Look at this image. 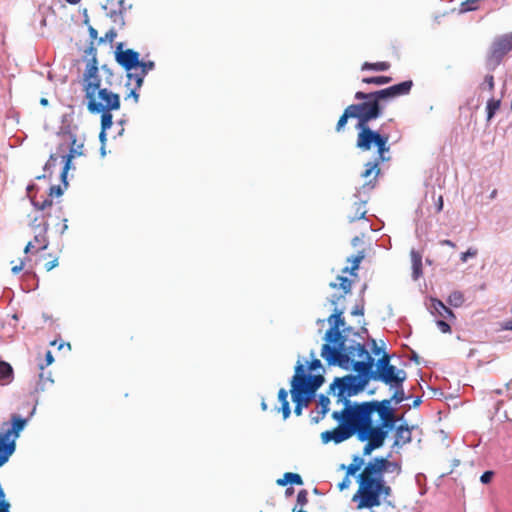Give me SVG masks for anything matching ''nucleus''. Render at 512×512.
<instances>
[{"mask_svg": "<svg viewBox=\"0 0 512 512\" xmlns=\"http://www.w3.org/2000/svg\"><path fill=\"white\" fill-rule=\"evenodd\" d=\"M401 465L384 457H376L366 464L358 477V490L353 500L358 499L357 509L372 508L381 504V499L391 496L392 489L384 480L385 472L399 475Z\"/></svg>", "mask_w": 512, "mask_h": 512, "instance_id": "nucleus-1", "label": "nucleus"}, {"mask_svg": "<svg viewBox=\"0 0 512 512\" xmlns=\"http://www.w3.org/2000/svg\"><path fill=\"white\" fill-rule=\"evenodd\" d=\"M83 91L87 101V110L92 114H101L100 139L105 138V133L111 128V111L120 108V96L110 91L99 76L96 60L90 61L83 74Z\"/></svg>", "mask_w": 512, "mask_h": 512, "instance_id": "nucleus-2", "label": "nucleus"}, {"mask_svg": "<svg viewBox=\"0 0 512 512\" xmlns=\"http://www.w3.org/2000/svg\"><path fill=\"white\" fill-rule=\"evenodd\" d=\"M332 418L338 421L339 425L332 430L321 433V440L325 444L329 442L339 444L356 435L359 441L366 442L363 447V454L367 456L382 447L387 437V431H382L381 428L368 427L342 411H334Z\"/></svg>", "mask_w": 512, "mask_h": 512, "instance_id": "nucleus-3", "label": "nucleus"}, {"mask_svg": "<svg viewBox=\"0 0 512 512\" xmlns=\"http://www.w3.org/2000/svg\"><path fill=\"white\" fill-rule=\"evenodd\" d=\"M349 361L343 369H352L358 375H346L342 378H335L330 385V390L338 389V397L349 401L347 398L357 395L363 391L371 379V369L374 366V359L366 349L364 344H357L349 352Z\"/></svg>", "mask_w": 512, "mask_h": 512, "instance_id": "nucleus-4", "label": "nucleus"}, {"mask_svg": "<svg viewBox=\"0 0 512 512\" xmlns=\"http://www.w3.org/2000/svg\"><path fill=\"white\" fill-rule=\"evenodd\" d=\"M392 399L382 401H366L352 404L350 401L344 403L342 412L360 421L362 424L372 428H381L382 431H389L394 428L397 417L391 407Z\"/></svg>", "mask_w": 512, "mask_h": 512, "instance_id": "nucleus-5", "label": "nucleus"}, {"mask_svg": "<svg viewBox=\"0 0 512 512\" xmlns=\"http://www.w3.org/2000/svg\"><path fill=\"white\" fill-rule=\"evenodd\" d=\"M343 310L335 309L334 313L329 317L331 327L325 333L326 343L323 344L321 349V357L327 362L328 365H337L339 367L347 366L349 361V352L358 343L353 341L348 344L346 336H343L340 328L344 326L345 322L342 318Z\"/></svg>", "mask_w": 512, "mask_h": 512, "instance_id": "nucleus-6", "label": "nucleus"}, {"mask_svg": "<svg viewBox=\"0 0 512 512\" xmlns=\"http://www.w3.org/2000/svg\"><path fill=\"white\" fill-rule=\"evenodd\" d=\"M379 95L378 90L370 93L356 92L354 97L361 102L351 104L345 108L343 114L338 119L335 130L337 132L343 131L349 118L357 119L356 126L369 124L371 121L379 118L384 108V101Z\"/></svg>", "mask_w": 512, "mask_h": 512, "instance_id": "nucleus-7", "label": "nucleus"}, {"mask_svg": "<svg viewBox=\"0 0 512 512\" xmlns=\"http://www.w3.org/2000/svg\"><path fill=\"white\" fill-rule=\"evenodd\" d=\"M139 56V53L132 49L124 50L122 43L116 47V61L127 72V86L130 88V93L126 98L133 97L135 102L139 99L137 90L142 86L145 76L155 66L153 61H140Z\"/></svg>", "mask_w": 512, "mask_h": 512, "instance_id": "nucleus-8", "label": "nucleus"}, {"mask_svg": "<svg viewBox=\"0 0 512 512\" xmlns=\"http://www.w3.org/2000/svg\"><path fill=\"white\" fill-rule=\"evenodd\" d=\"M322 375H308L305 373L304 365L298 362L295 366V374L291 379V396L295 404L307 407L313 399L316 391L323 384Z\"/></svg>", "mask_w": 512, "mask_h": 512, "instance_id": "nucleus-9", "label": "nucleus"}, {"mask_svg": "<svg viewBox=\"0 0 512 512\" xmlns=\"http://www.w3.org/2000/svg\"><path fill=\"white\" fill-rule=\"evenodd\" d=\"M357 129L356 147L363 151L368 152L373 148H376L378 162L388 161L390 157H386V154L390 150L389 134L380 128L379 130H373L369 127V124L362 126H355Z\"/></svg>", "mask_w": 512, "mask_h": 512, "instance_id": "nucleus-10", "label": "nucleus"}, {"mask_svg": "<svg viewBox=\"0 0 512 512\" xmlns=\"http://www.w3.org/2000/svg\"><path fill=\"white\" fill-rule=\"evenodd\" d=\"M27 419L12 414L10 421L0 425V467L4 465L16 449V440L25 428Z\"/></svg>", "mask_w": 512, "mask_h": 512, "instance_id": "nucleus-11", "label": "nucleus"}, {"mask_svg": "<svg viewBox=\"0 0 512 512\" xmlns=\"http://www.w3.org/2000/svg\"><path fill=\"white\" fill-rule=\"evenodd\" d=\"M31 227L33 228L34 238L32 241H29L24 248L25 253L30 252H39L47 249L49 245V240L47 236V231L49 228L48 221L42 217V219L38 222V218L35 217L31 222Z\"/></svg>", "mask_w": 512, "mask_h": 512, "instance_id": "nucleus-12", "label": "nucleus"}, {"mask_svg": "<svg viewBox=\"0 0 512 512\" xmlns=\"http://www.w3.org/2000/svg\"><path fill=\"white\" fill-rule=\"evenodd\" d=\"M512 50V34L502 35L494 40L487 57L488 65L493 68L500 64L503 57Z\"/></svg>", "mask_w": 512, "mask_h": 512, "instance_id": "nucleus-13", "label": "nucleus"}, {"mask_svg": "<svg viewBox=\"0 0 512 512\" xmlns=\"http://www.w3.org/2000/svg\"><path fill=\"white\" fill-rule=\"evenodd\" d=\"M371 379L381 381L391 387H401L406 379V372L398 370L394 365H390L383 371L373 372L371 370Z\"/></svg>", "mask_w": 512, "mask_h": 512, "instance_id": "nucleus-14", "label": "nucleus"}, {"mask_svg": "<svg viewBox=\"0 0 512 512\" xmlns=\"http://www.w3.org/2000/svg\"><path fill=\"white\" fill-rule=\"evenodd\" d=\"M413 86L412 80L403 81L385 89L378 90L379 96L382 97L384 103L392 98L407 95Z\"/></svg>", "mask_w": 512, "mask_h": 512, "instance_id": "nucleus-15", "label": "nucleus"}, {"mask_svg": "<svg viewBox=\"0 0 512 512\" xmlns=\"http://www.w3.org/2000/svg\"><path fill=\"white\" fill-rule=\"evenodd\" d=\"M412 441V428L407 424H401L396 428L393 447H403Z\"/></svg>", "mask_w": 512, "mask_h": 512, "instance_id": "nucleus-16", "label": "nucleus"}, {"mask_svg": "<svg viewBox=\"0 0 512 512\" xmlns=\"http://www.w3.org/2000/svg\"><path fill=\"white\" fill-rule=\"evenodd\" d=\"M367 213L366 202L362 200H356L347 214L348 221L350 223L356 220L364 219Z\"/></svg>", "mask_w": 512, "mask_h": 512, "instance_id": "nucleus-17", "label": "nucleus"}, {"mask_svg": "<svg viewBox=\"0 0 512 512\" xmlns=\"http://www.w3.org/2000/svg\"><path fill=\"white\" fill-rule=\"evenodd\" d=\"M431 308L433 314L443 318V319H453L455 318L454 313L450 308H448L442 301L438 299L431 300Z\"/></svg>", "mask_w": 512, "mask_h": 512, "instance_id": "nucleus-18", "label": "nucleus"}, {"mask_svg": "<svg viewBox=\"0 0 512 512\" xmlns=\"http://www.w3.org/2000/svg\"><path fill=\"white\" fill-rule=\"evenodd\" d=\"M76 144V139H73L72 140V146H71V149H70V152L68 155H65L63 156V160L65 162V165L63 167V171L61 173V178H62V181L65 182V179H66V175H67V172L68 170L70 169L71 167V161L72 159H74L76 156H80L82 155V152L81 151H78L76 148H74V145Z\"/></svg>", "mask_w": 512, "mask_h": 512, "instance_id": "nucleus-19", "label": "nucleus"}, {"mask_svg": "<svg viewBox=\"0 0 512 512\" xmlns=\"http://www.w3.org/2000/svg\"><path fill=\"white\" fill-rule=\"evenodd\" d=\"M76 144V139H73L72 140V146H71V149H70V152L68 155H65L63 156V160L65 162V165L63 167V171L61 173V178H62V181L65 182V179H66V175H67V172L68 170L70 169L71 167V161L72 159H74L76 156H80L82 155V152L81 151H78L76 148H74V145Z\"/></svg>", "mask_w": 512, "mask_h": 512, "instance_id": "nucleus-20", "label": "nucleus"}, {"mask_svg": "<svg viewBox=\"0 0 512 512\" xmlns=\"http://www.w3.org/2000/svg\"><path fill=\"white\" fill-rule=\"evenodd\" d=\"M12 380H13L12 366L5 361H0V384L7 385V384L11 383Z\"/></svg>", "mask_w": 512, "mask_h": 512, "instance_id": "nucleus-21", "label": "nucleus"}, {"mask_svg": "<svg viewBox=\"0 0 512 512\" xmlns=\"http://www.w3.org/2000/svg\"><path fill=\"white\" fill-rule=\"evenodd\" d=\"M277 485L279 486H286L288 483L295 484V485H302L303 480L301 476L297 473L292 472H286L283 475V478H280L276 481Z\"/></svg>", "mask_w": 512, "mask_h": 512, "instance_id": "nucleus-22", "label": "nucleus"}, {"mask_svg": "<svg viewBox=\"0 0 512 512\" xmlns=\"http://www.w3.org/2000/svg\"><path fill=\"white\" fill-rule=\"evenodd\" d=\"M336 282L330 283V287L333 289H340L343 291V294H348L352 288V281L347 277L338 276Z\"/></svg>", "mask_w": 512, "mask_h": 512, "instance_id": "nucleus-23", "label": "nucleus"}, {"mask_svg": "<svg viewBox=\"0 0 512 512\" xmlns=\"http://www.w3.org/2000/svg\"><path fill=\"white\" fill-rule=\"evenodd\" d=\"M278 399L281 403V411L283 415V419H287L290 416L291 410L288 401V392L281 388L278 392Z\"/></svg>", "mask_w": 512, "mask_h": 512, "instance_id": "nucleus-24", "label": "nucleus"}, {"mask_svg": "<svg viewBox=\"0 0 512 512\" xmlns=\"http://www.w3.org/2000/svg\"><path fill=\"white\" fill-rule=\"evenodd\" d=\"M381 162H378V158L376 157L375 161H370L365 164V170L362 172L361 176L365 179L369 178L372 174H374V180H376L377 176L380 173V168L378 167Z\"/></svg>", "mask_w": 512, "mask_h": 512, "instance_id": "nucleus-25", "label": "nucleus"}, {"mask_svg": "<svg viewBox=\"0 0 512 512\" xmlns=\"http://www.w3.org/2000/svg\"><path fill=\"white\" fill-rule=\"evenodd\" d=\"M390 68V63L386 61L381 62H364L361 66V70H374V71H387Z\"/></svg>", "mask_w": 512, "mask_h": 512, "instance_id": "nucleus-26", "label": "nucleus"}, {"mask_svg": "<svg viewBox=\"0 0 512 512\" xmlns=\"http://www.w3.org/2000/svg\"><path fill=\"white\" fill-rule=\"evenodd\" d=\"M500 106H501L500 99L491 98L487 101V104H486L487 121H490L494 117L496 112L499 110Z\"/></svg>", "mask_w": 512, "mask_h": 512, "instance_id": "nucleus-27", "label": "nucleus"}, {"mask_svg": "<svg viewBox=\"0 0 512 512\" xmlns=\"http://www.w3.org/2000/svg\"><path fill=\"white\" fill-rule=\"evenodd\" d=\"M364 258H365V251L361 250L355 256L347 259L348 262L352 263V266L350 269L351 274H354V272L356 270H358L359 265ZM348 271H349V269L347 267L343 270V272H348Z\"/></svg>", "mask_w": 512, "mask_h": 512, "instance_id": "nucleus-28", "label": "nucleus"}, {"mask_svg": "<svg viewBox=\"0 0 512 512\" xmlns=\"http://www.w3.org/2000/svg\"><path fill=\"white\" fill-rule=\"evenodd\" d=\"M464 301V294L461 291H453L447 299L448 304L455 308L461 307Z\"/></svg>", "mask_w": 512, "mask_h": 512, "instance_id": "nucleus-29", "label": "nucleus"}, {"mask_svg": "<svg viewBox=\"0 0 512 512\" xmlns=\"http://www.w3.org/2000/svg\"><path fill=\"white\" fill-rule=\"evenodd\" d=\"M392 81V78L389 76H373V77H365L362 79L363 83L366 84H374V85H384L388 84Z\"/></svg>", "mask_w": 512, "mask_h": 512, "instance_id": "nucleus-30", "label": "nucleus"}, {"mask_svg": "<svg viewBox=\"0 0 512 512\" xmlns=\"http://www.w3.org/2000/svg\"><path fill=\"white\" fill-rule=\"evenodd\" d=\"M364 464V460L359 456H354L352 462L347 467V474L354 475L357 471L360 470L361 466Z\"/></svg>", "mask_w": 512, "mask_h": 512, "instance_id": "nucleus-31", "label": "nucleus"}, {"mask_svg": "<svg viewBox=\"0 0 512 512\" xmlns=\"http://www.w3.org/2000/svg\"><path fill=\"white\" fill-rule=\"evenodd\" d=\"M329 404L330 400L327 396L323 394L319 396L318 406L320 407V414H322V416H325V414L328 412Z\"/></svg>", "mask_w": 512, "mask_h": 512, "instance_id": "nucleus-32", "label": "nucleus"}, {"mask_svg": "<svg viewBox=\"0 0 512 512\" xmlns=\"http://www.w3.org/2000/svg\"><path fill=\"white\" fill-rule=\"evenodd\" d=\"M494 88H495L494 76L491 74L486 75L483 83L480 85V89H482V90L487 89L488 91L491 92L494 90Z\"/></svg>", "mask_w": 512, "mask_h": 512, "instance_id": "nucleus-33", "label": "nucleus"}, {"mask_svg": "<svg viewBox=\"0 0 512 512\" xmlns=\"http://www.w3.org/2000/svg\"><path fill=\"white\" fill-rule=\"evenodd\" d=\"M390 365V356L387 353H384L376 363V371H383L384 369H386V367H389Z\"/></svg>", "mask_w": 512, "mask_h": 512, "instance_id": "nucleus-34", "label": "nucleus"}, {"mask_svg": "<svg viewBox=\"0 0 512 512\" xmlns=\"http://www.w3.org/2000/svg\"><path fill=\"white\" fill-rule=\"evenodd\" d=\"M10 503L5 499V492L0 483V512H10Z\"/></svg>", "mask_w": 512, "mask_h": 512, "instance_id": "nucleus-35", "label": "nucleus"}, {"mask_svg": "<svg viewBox=\"0 0 512 512\" xmlns=\"http://www.w3.org/2000/svg\"><path fill=\"white\" fill-rule=\"evenodd\" d=\"M477 8L475 1L465 0L460 5V12L474 11Z\"/></svg>", "mask_w": 512, "mask_h": 512, "instance_id": "nucleus-36", "label": "nucleus"}, {"mask_svg": "<svg viewBox=\"0 0 512 512\" xmlns=\"http://www.w3.org/2000/svg\"><path fill=\"white\" fill-rule=\"evenodd\" d=\"M32 204L34 205V207L39 210V211H44L46 208L48 207H51L52 204H53V201L49 198L45 199L44 201L42 202H38V201H32Z\"/></svg>", "mask_w": 512, "mask_h": 512, "instance_id": "nucleus-37", "label": "nucleus"}, {"mask_svg": "<svg viewBox=\"0 0 512 512\" xmlns=\"http://www.w3.org/2000/svg\"><path fill=\"white\" fill-rule=\"evenodd\" d=\"M297 503L303 507L308 503V492L305 489H302L297 494Z\"/></svg>", "mask_w": 512, "mask_h": 512, "instance_id": "nucleus-38", "label": "nucleus"}, {"mask_svg": "<svg viewBox=\"0 0 512 512\" xmlns=\"http://www.w3.org/2000/svg\"><path fill=\"white\" fill-rule=\"evenodd\" d=\"M116 36H117L116 31L114 29H110L109 31L106 32L104 37H101L99 39V43H104L106 41L112 43L114 41V39L116 38Z\"/></svg>", "mask_w": 512, "mask_h": 512, "instance_id": "nucleus-39", "label": "nucleus"}, {"mask_svg": "<svg viewBox=\"0 0 512 512\" xmlns=\"http://www.w3.org/2000/svg\"><path fill=\"white\" fill-rule=\"evenodd\" d=\"M477 249L469 248L466 252L461 253L460 260L465 263L469 257H475L477 255Z\"/></svg>", "mask_w": 512, "mask_h": 512, "instance_id": "nucleus-40", "label": "nucleus"}, {"mask_svg": "<svg viewBox=\"0 0 512 512\" xmlns=\"http://www.w3.org/2000/svg\"><path fill=\"white\" fill-rule=\"evenodd\" d=\"M395 388H396V391L394 392V394L392 395V397L390 399H392V401H395L396 403H401L405 399L404 392L402 389H399L400 387H395Z\"/></svg>", "mask_w": 512, "mask_h": 512, "instance_id": "nucleus-41", "label": "nucleus"}, {"mask_svg": "<svg viewBox=\"0 0 512 512\" xmlns=\"http://www.w3.org/2000/svg\"><path fill=\"white\" fill-rule=\"evenodd\" d=\"M436 325H437V327L439 328V330L442 333H449V332H451L450 325L446 321H444L443 319L437 320L436 321Z\"/></svg>", "mask_w": 512, "mask_h": 512, "instance_id": "nucleus-42", "label": "nucleus"}, {"mask_svg": "<svg viewBox=\"0 0 512 512\" xmlns=\"http://www.w3.org/2000/svg\"><path fill=\"white\" fill-rule=\"evenodd\" d=\"M493 476H494V472L493 471H486V472H484L481 475L480 481L483 484H488L492 480Z\"/></svg>", "mask_w": 512, "mask_h": 512, "instance_id": "nucleus-43", "label": "nucleus"}, {"mask_svg": "<svg viewBox=\"0 0 512 512\" xmlns=\"http://www.w3.org/2000/svg\"><path fill=\"white\" fill-rule=\"evenodd\" d=\"M350 476L351 475H348L346 473V476L344 477V479L338 484L339 490L342 491V490H344V489H346V488H348L350 486V484H351V481H350V478H349Z\"/></svg>", "mask_w": 512, "mask_h": 512, "instance_id": "nucleus-44", "label": "nucleus"}, {"mask_svg": "<svg viewBox=\"0 0 512 512\" xmlns=\"http://www.w3.org/2000/svg\"><path fill=\"white\" fill-rule=\"evenodd\" d=\"M57 266H58V258H54V259L46 262L44 265L46 271H50Z\"/></svg>", "mask_w": 512, "mask_h": 512, "instance_id": "nucleus-45", "label": "nucleus"}, {"mask_svg": "<svg viewBox=\"0 0 512 512\" xmlns=\"http://www.w3.org/2000/svg\"><path fill=\"white\" fill-rule=\"evenodd\" d=\"M351 314L354 316H362L364 314V305H356Z\"/></svg>", "mask_w": 512, "mask_h": 512, "instance_id": "nucleus-46", "label": "nucleus"}, {"mask_svg": "<svg viewBox=\"0 0 512 512\" xmlns=\"http://www.w3.org/2000/svg\"><path fill=\"white\" fill-rule=\"evenodd\" d=\"M322 364L319 359H313L309 364V370L314 371L321 368Z\"/></svg>", "mask_w": 512, "mask_h": 512, "instance_id": "nucleus-47", "label": "nucleus"}, {"mask_svg": "<svg viewBox=\"0 0 512 512\" xmlns=\"http://www.w3.org/2000/svg\"><path fill=\"white\" fill-rule=\"evenodd\" d=\"M62 194V190L60 188V186H57V185H54V186H51L50 187V192H49V195L50 196H60Z\"/></svg>", "mask_w": 512, "mask_h": 512, "instance_id": "nucleus-48", "label": "nucleus"}, {"mask_svg": "<svg viewBox=\"0 0 512 512\" xmlns=\"http://www.w3.org/2000/svg\"><path fill=\"white\" fill-rule=\"evenodd\" d=\"M443 205H444V200H443V196L440 195L437 199V202H436V210H437V213L441 212L442 209H443Z\"/></svg>", "mask_w": 512, "mask_h": 512, "instance_id": "nucleus-49", "label": "nucleus"}, {"mask_svg": "<svg viewBox=\"0 0 512 512\" xmlns=\"http://www.w3.org/2000/svg\"><path fill=\"white\" fill-rule=\"evenodd\" d=\"M45 360H46V365H50L53 363L54 361V358H53V355H52V352L51 351H47L46 354H45Z\"/></svg>", "mask_w": 512, "mask_h": 512, "instance_id": "nucleus-50", "label": "nucleus"}, {"mask_svg": "<svg viewBox=\"0 0 512 512\" xmlns=\"http://www.w3.org/2000/svg\"><path fill=\"white\" fill-rule=\"evenodd\" d=\"M24 267V263L23 261L20 262L19 265H16V266H13L11 271L13 274H18Z\"/></svg>", "mask_w": 512, "mask_h": 512, "instance_id": "nucleus-51", "label": "nucleus"}, {"mask_svg": "<svg viewBox=\"0 0 512 512\" xmlns=\"http://www.w3.org/2000/svg\"><path fill=\"white\" fill-rule=\"evenodd\" d=\"M88 31H89L90 38H91L92 40L97 39L98 32H97V30H96L95 28H93L92 26H90V27H89V29H88Z\"/></svg>", "mask_w": 512, "mask_h": 512, "instance_id": "nucleus-52", "label": "nucleus"}, {"mask_svg": "<svg viewBox=\"0 0 512 512\" xmlns=\"http://www.w3.org/2000/svg\"><path fill=\"white\" fill-rule=\"evenodd\" d=\"M440 245H446V246H449L451 248H455L456 247L455 243L452 242L451 240H448V239L441 240L440 241Z\"/></svg>", "mask_w": 512, "mask_h": 512, "instance_id": "nucleus-53", "label": "nucleus"}, {"mask_svg": "<svg viewBox=\"0 0 512 512\" xmlns=\"http://www.w3.org/2000/svg\"><path fill=\"white\" fill-rule=\"evenodd\" d=\"M324 416H322V414H320V411L318 412V415H315V417H312L311 418V421L313 423H318Z\"/></svg>", "mask_w": 512, "mask_h": 512, "instance_id": "nucleus-54", "label": "nucleus"}, {"mask_svg": "<svg viewBox=\"0 0 512 512\" xmlns=\"http://www.w3.org/2000/svg\"><path fill=\"white\" fill-rule=\"evenodd\" d=\"M302 407L299 406V403L298 404H295V408H294V413L297 415V416H300L302 414Z\"/></svg>", "mask_w": 512, "mask_h": 512, "instance_id": "nucleus-55", "label": "nucleus"}, {"mask_svg": "<svg viewBox=\"0 0 512 512\" xmlns=\"http://www.w3.org/2000/svg\"><path fill=\"white\" fill-rule=\"evenodd\" d=\"M503 328L505 330H512V320H509V321L505 322L504 325H503Z\"/></svg>", "mask_w": 512, "mask_h": 512, "instance_id": "nucleus-56", "label": "nucleus"}, {"mask_svg": "<svg viewBox=\"0 0 512 512\" xmlns=\"http://www.w3.org/2000/svg\"><path fill=\"white\" fill-rule=\"evenodd\" d=\"M67 228H68L67 219H63V224H62L60 233L63 234L67 230Z\"/></svg>", "mask_w": 512, "mask_h": 512, "instance_id": "nucleus-57", "label": "nucleus"}, {"mask_svg": "<svg viewBox=\"0 0 512 512\" xmlns=\"http://www.w3.org/2000/svg\"><path fill=\"white\" fill-rule=\"evenodd\" d=\"M359 241H360L359 237H357V236H356V237H354V238L352 239V245H353V246H356V245H357V243H358Z\"/></svg>", "mask_w": 512, "mask_h": 512, "instance_id": "nucleus-58", "label": "nucleus"}, {"mask_svg": "<svg viewBox=\"0 0 512 512\" xmlns=\"http://www.w3.org/2000/svg\"><path fill=\"white\" fill-rule=\"evenodd\" d=\"M40 104L43 106H46V105H48V100L46 98H41Z\"/></svg>", "mask_w": 512, "mask_h": 512, "instance_id": "nucleus-59", "label": "nucleus"}, {"mask_svg": "<svg viewBox=\"0 0 512 512\" xmlns=\"http://www.w3.org/2000/svg\"><path fill=\"white\" fill-rule=\"evenodd\" d=\"M81 0H66V2H68L69 4H72V5H75L77 3H79Z\"/></svg>", "mask_w": 512, "mask_h": 512, "instance_id": "nucleus-60", "label": "nucleus"}, {"mask_svg": "<svg viewBox=\"0 0 512 512\" xmlns=\"http://www.w3.org/2000/svg\"><path fill=\"white\" fill-rule=\"evenodd\" d=\"M261 408H262V410H264V411H265V410H267L268 406H267V404H266V402H265V401H262V403H261Z\"/></svg>", "mask_w": 512, "mask_h": 512, "instance_id": "nucleus-61", "label": "nucleus"}, {"mask_svg": "<svg viewBox=\"0 0 512 512\" xmlns=\"http://www.w3.org/2000/svg\"><path fill=\"white\" fill-rule=\"evenodd\" d=\"M55 160H56V158L54 157V155H51L48 163L55 161Z\"/></svg>", "mask_w": 512, "mask_h": 512, "instance_id": "nucleus-62", "label": "nucleus"}, {"mask_svg": "<svg viewBox=\"0 0 512 512\" xmlns=\"http://www.w3.org/2000/svg\"><path fill=\"white\" fill-rule=\"evenodd\" d=\"M292 492H293V489H292V488H288V489L286 490V494H291Z\"/></svg>", "mask_w": 512, "mask_h": 512, "instance_id": "nucleus-63", "label": "nucleus"}, {"mask_svg": "<svg viewBox=\"0 0 512 512\" xmlns=\"http://www.w3.org/2000/svg\"><path fill=\"white\" fill-rule=\"evenodd\" d=\"M419 403H420V399L415 400V401H414V406L419 405Z\"/></svg>", "mask_w": 512, "mask_h": 512, "instance_id": "nucleus-64", "label": "nucleus"}]
</instances>
